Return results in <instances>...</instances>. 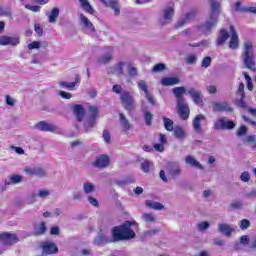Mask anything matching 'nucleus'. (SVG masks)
<instances>
[{
	"label": "nucleus",
	"instance_id": "nucleus-1",
	"mask_svg": "<svg viewBox=\"0 0 256 256\" xmlns=\"http://www.w3.org/2000/svg\"><path fill=\"white\" fill-rule=\"evenodd\" d=\"M132 225H135V222L125 221L122 225L113 227L111 231L112 237H109L100 231L94 238L93 243L94 245H97V247H103V245H108L109 243L135 239L136 234L135 231L131 229Z\"/></svg>",
	"mask_w": 256,
	"mask_h": 256
},
{
	"label": "nucleus",
	"instance_id": "nucleus-2",
	"mask_svg": "<svg viewBox=\"0 0 256 256\" xmlns=\"http://www.w3.org/2000/svg\"><path fill=\"white\" fill-rule=\"evenodd\" d=\"M211 13L209 19L206 22L199 26L200 31L203 33H211V29L217 25L219 21V2L215 0H210Z\"/></svg>",
	"mask_w": 256,
	"mask_h": 256
},
{
	"label": "nucleus",
	"instance_id": "nucleus-3",
	"mask_svg": "<svg viewBox=\"0 0 256 256\" xmlns=\"http://www.w3.org/2000/svg\"><path fill=\"white\" fill-rule=\"evenodd\" d=\"M242 61L247 69L256 71L255 67V53L253 52V43L245 42L244 51L242 53Z\"/></svg>",
	"mask_w": 256,
	"mask_h": 256
},
{
	"label": "nucleus",
	"instance_id": "nucleus-4",
	"mask_svg": "<svg viewBox=\"0 0 256 256\" xmlns=\"http://www.w3.org/2000/svg\"><path fill=\"white\" fill-rule=\"evenodd\" d=\"M173 17H175V8L173 6H165L159 14L158 25L160 27L169 25V23L173 22Z\"/></svg>",
	"mask_w": 256,
	"mask_h": 256
},
{
	"label": "nucleus",
	"instance_id": "nucleus-5",
	"mask_svg": "<svg viewBox=\"0 0 256 256\" xmlns=\"http://www.w3.org/2000/svg\"><path fill=\"white\" fill-rule=\"evenodd\" d=\"M120 103L126 111H135L137 109V102L129 91H123L120 94Z\"/></svg>",
	"mask_w": 256,
	"mask_h": 256
},
{
	"label": "nucleus",
	"instance_id": "nucleus-6",
	"mask_svg": "<svg viewBox=\"0 0 256 256\" xmlns=\"http://www.w3.org/2000/svg\"><path fill=\"white\" fill-rule=\"evenodd\" d=\"M24 173L29 177H38V179L47 177V170L41 166H27L24 168Z\"/></svg>",
	"mask_w": 256,
	"mask_h": 256
},
{
	"label": "nucleus",
	"instance_id": "nucleus-7",
	"mask_svg": "<svg viewBox=\"0 0 256 256\" xmlns=\"http://www.w3.org/2000/svg\"><path fill=\"white\" fill-rule=\"evenodd\" d=\"M199 14V10L197 8H194L190 10L188 13L185 14L184 18L179 19L175 24V29H182V27H185L187 23H191L195 17Z\"/></svg>",
	"mask_w": 256,
	"mask_h": 256
},
{
	"label": "nucleus",
	"instance_id": "nucleus-8",
	"mask_svg": "<svg viewBox=\"0 0 256 256\" xmlns=\"http://www.w3.org/2000/svg\"><path fill=\"white\" fill-rule=\"evenodd\" d=\"M213 113H233V107L227 101L223 102H212Z\"/></svg>",
	"mask_w": 256,
	"mask_h": 256
},
{
	"label": "nucleus",
	"instance_id": "nucleus-9",
	"mask_svg": "<svg viewBox=\"0 0 256 256\" xmlns=\"http://www.w3.org/2000/svg\"><path fill=\"white\" fill-rule=\"evenodd\" d=\"M40 247L42 249L43 256L57 255V253H59V248L57 247V244H55L54 242H42Z\"/></svg>",
	"mask_w": 256,
	"mask_h": 256
},
{
	"label": "nucleus",
	"instance_id": "nucleus-10",
	"mask_svg": "<svg viewBox=\"0 0 256 256\" xmlns=\"http://www.w3.org/2000/svg\"><path fill=\"white\" fill-rule=\"evenodd\" d=\"M177 109H178V115L180 118L183 119V121H187L189 119V105L183 102V100H180V102L177 103Z\"/></svg>",
	"mask_w": 256,
	"mask_h": 256
},
{
	"label": "nucleus",
	"instance_id": "nucleus-11",
	"mask_svg": "<svg viewBox=\"0 0 256 256\" xmlns=\"http://www.w3.org/2000/svg\"><path fill=\"white\" fill-rule=\"evenodd\" d=\"M19 43H21V40L19 39V37H13V36H7V35L0 36V45L2 46L11 45L12 47H17Z\"/></svg>",
	"mask_w": 256,
	"mask_h": 256
},
{
	"label": "nucleus",
	"instance_id": "nucleus-12",
	"mask_svg": "<svg viewBox=\"0 0 256 256\" xmlns=\"http://www.w3.org/2000/svg\"><path fill=\"white\" fill-rule=\"evenodd\" d=\"M100 2L106 7H110V9L114 11L116 17L121 15V4L119 3V0H100Z\"/></svg>",
	"mask_w": 256,
	"mask_h": 256
},
{
	"label": "nucleus",
	"instance_id": "nucleus-13",
	"mask_svg": "<svg viewBox=\"0 0 256 256\" xmlns=\"http://www.w3.org/2000/svg\"><path fill=\"white\" fill-rule=\"evenodd\" d=\"M0 241L4 245H15V243H19V238L15 234L6 232L3 234H0Z\"/></svg>",
	"mask_w": 256,
	"mask_h": 256
},
{
	"label": "nucleus",
	"instance_id": "nucleus-14",
	"mask_svg": "<svg viewBox=\"0 0 256 256\" xmlns=\"http://www.w3.org/2000/svg\"><path fill=\"white\" fill-rule=\"evenodd\" d=\"M167 171L172 179H177L181 175V165L178 162H170L167 165Z\"/></svg>",
	"mask_w": 256,
	"mask_h": 256
},
{
	"label": "nucleus",
	"instance_id": "nucleus-15",
	"mask_svg": "<svg viewBox=\"0 0 256 256\" xmlns=\"http://www.w3.org/2000/svg\"><path fill=\"white\" fill-rule=\"evenodd\" d=\"M187 93L190 95L195 105H203V96L201 90L191 87L187 90Z\"/></svg>",
	"mask_w": 256,
	"mask_h": 256
},
{
	"label": "nucleus",
	"instance_id": "nucleus-16",
	"mask_svg": "<svg viewBox=\"0 0 256 256\" xmlns=\"http://www.w3.org/2000/svg\"><path fill=\"white\" fill-rule=\"evenodd\" d=\"M109 163H111V159L106 154H102L96 158L93 165L98 169H103L105 167H109Z\"/></svg>",
	"mask_w": 256,
	"mask_h": 256
},
{
	"label": "nucleus",
	"instance_id": "nucleus-17",
	"mask_svg": "<svg viewBox=\"0 0 256 256\" xmlns=\"http://www.w3.org/2000/svg\"><path fill=\"white\" fill-rule=\"evenodd\" d=\"M231 36L229 47L230 49H239V36L237 35V30H235L234 26H230Z\"/></svg>",
	"mask_w": 256,
	"mask_h": 256
},
{
	"label": "nucleus",
	"instance_id": "nucleus-18",
	"mask_svg": "<svg viewBox=\"0 0 256 256\" xmlns=\"http://www.w3.org/2000/svg\"><path fill=\"white\" fill-rule=\"evenodd\" d=\"M201 121H205V115L203 114H198L193 119L192 127L195 133H203V128L201 127Z\"/></svg>",
	"mask_w": 256,
	"mask_h": 256
},
{
	"label": "nucleus",
	"instance_id": "nucleus-19",
	"mask_svg": "<svg viewBox=\"0 0 256 256\" xmlns=\"http://www.w3.org/2000/svg\"><path fill=\"white\" fill-rule=\"evenodd\" d=\"M37 129H39V131H48L50 133H57V126L47 123L45 121H40L37 124Z\"/></svg>",
	"mask_w": 256,
	"mask_h": 256
},
{
	"label": "nucleus",
	"instance_id": "nucleus-20",
	"mask_svg": "<svg viewBox=\"0 0 256 256\" xmlns=\"http://www.w3.org/2000/svg\"><path fill=\"white\" fill-rule=\"evenodd\" d=\"M79 19L83 25L84 29H88L90 33H95V26L91 21H89V18H87L83 13L79 14Z\"/></svg>",
	"mask_w": 256,
	"mask_h": 256
},
{
	"label": "nucleus",
	"instance_id": "nucleus-21",
	"mask_svg": "<svg viewBox=\"0 0 256 256\" xmlns=\"http://www.w3.org/2000/svg\"><path fill=\"white\" fill-rule=\"evenodd\" d=\"M218 231L222 233V235H225L226 237H231L233 231V227L227 223H219L218 224Z\"/></svg>",
	"mask_w": 256,
	"mask_h": 256
},
{
	"label": "nucleus",
	"instance_id": "nucleus-22",
	"mask_svg": "<svg viewBox=\"0 0 256 256\" xmlns=\"http://www.w3.org/2000/svg\"><path fill=\"white\" fill-rule=\"evenodd\" d=\"M186 91L187 89L183 86L175 87L172 89V93L176 97L177 103H180V101L185 102L183 95H185Z\"/></svg>",
	"mask_w": 256,
	"mask_h": 256
},
{
	"label": "nucleus",
	"instance_id": "nucleus-23",
	"mask_svg": "<svg viewBox=\"0 0 256 256\" xmlns=\"http://www.w3.org/2000/svg\"><path fill=\"white\" fill-rule=\"evenodd\" d=\"M229 37H230L229 32H227V30L225 29H221L218 33L216 45L218 47H222V45H225V42L227 41V39H229Z\"/></svg>",
	"mask_w": 256,
	"mask_h": 256
},
{
	"label": "nucleus",
	"instance_id": "nucleus-24",
	"mask_svg": "<svg viewBox=\"0 0 256 256\" xmlns=\"http://www.w3.org/2000/svg\"><path fill=\"white\" fill-rule=\"evenodd\" d=\"M73 112L77 121H83V118L85 117V108H83L81 104L73 105Z\"/></svg>",
	"mask_w": 256,
	"mask_h": 256
},
{
	"label": "nucleus",
	"instance_id": "nucleus-25",
	"mask_svg": "<svg viewBox=\"0 0 256 256\" xmlns=\"http://www.w3.org/2000/svg\"><path fill=\"white\" fill-rule=\"evenodd\" d=\"M181 83V80L177 77H164L161 79V85L163 87H171L173 85H179Z\"/></svg>",
	"mask_w": 256,
	"mask_h": 256
},
{
	"label": "nucleus",
	"instance_id": "nucleus-26",
	"mask_svg": "<svg viewBox=\"0 0 256 256\" xmlns=\"http://www.w3.org/2000/svg\"><path fill=\"white\" fill-rule=\"evenodd\" d=\"M235 11H237L238 13H253L254 15H256V7L242 6L241 2L235 3Z\"/></svg>",
	"mask_w": 256,
	"mask_h": 256
},
{
	"label": "nucleus",
	"instance_id": "nucleus-27",
	"mask_svg": "<svg viewBox=\"0 0 256 256\" xmlns=\"http://www.w3.org/2000/svg\"><path fill=\"white\" fill-rule=\"evenodd\" d=\"M141 109H142V113L144 115L146 125L148 127H151V125L153 123V114H151V112H149V110L147 109V106H145V105H142Z\"/></svg>",
	"mask_w": 256,
	"mask_h": 256
},
{
	"label": "nucleus",
	"instance_id": "nucleus-28",
	"mask_svg": "<svg viewBox=\"0 0 256 256\" xmlns=\"http://www.w3.org/2000/svg\"><path fill=\"white\" fill-rule=\"evenodd\" d=\"M145 205L149 209H154L155 211H163V209H165V206L163 204H161L160 202H155L153 200H146Z\"/></svg>",
	"mask_w": 256,
	"mask_h": 256
},
{
	"label": "nucleus",
	"instance_id": "nucleus-29",
	"mask_svg": "<svg viewBox=\"0 0 256 256\" xmlns=\"http://www.w3.org/2000/svg\"><path fill=\"white\" fill-rule=\"evenodd\" d=\"M225 127V116L218 117L213 123L214 131H224Z\"/></svg>",
	"mask_w": 256,
	"mask_h": 256
},
{
	"label": "nucleus",
	"instance_id": "nucleus-30",
	"mask_svg": "<svg viewBox=\"0 0 256 256\" xmlns=\"http://www.w3.org/2000/svg\"><path fill=\"white\" fill-rule=\"evenodd\" d=\"M119 119H120V125H121L122 129H124V131H129L131 129L132 125L129 122V120L127 119V117L125 116V114L120 113Z\"/></svg>",
	"mask_w": 256,
	"mask_h": 256
},
{
	"label": "nucleus",
	"instance_id": "nucleus-31",
	"mask_svg": "<svg viewBox=\"0 0 256 256\" xmlns=\"http://www.w3.org/2000/svg\"><path fill=\"white\" fill-rule=\"evenodd\" d=\"M79 3L83 10L86 11V13L95 15V9H93V6H91L88 0H79Z\"/></svg>",
	"mask_w": 256,
	"mask_h": 256
},
{
	"label": "nucleus",
	"instance_id": "nucleus-32",
	"mask_svg": "<svg viewBox=\"0 0 256 256\" xmlns=\"http://www.w3.org/2000/svg\"><path fill=\"white\" fill-rule=\"evenodd\" d=\"M185 161L187 165H191V167H196V169H203V165L195 159L193 156H186Z\"/></svg>",
	"mask_w": 256,
	"mask_h": 256
},
{
	"label": "nucleus",
	"instance_id": "nucleus-33",
	"mask_svg": "<svg viewBox=\"0 0 256 256\" xmlns=\"http://www.w3.org/2000/svg\"><path fill=\"white\" fill-rule=\"evenodd\" d=\"M95 184L91 182H84L83 183V191L86 195H91V193H95L96 191Z\"/></svg>",
	"mask_w": 256,
	"mask_h": 256
},
{
	"label": "nucleus",
	"instance_id": "nucleus-34",
	"mask_svg": "<svg viewBox=\"0 0 256 256\" xmlns=\"http://www.w3.org/2000/svg\"><path fill=\"white\" fill-rule=\"evenodd\" d=\"M141 219L144 221V223H155V221H157L155 213L153 212L143 213Z\"/></svg>",
	"mask_w": 256,
	"mask_h": 256
},
{
	"label": "nucleus",
	"instance_id": "nucleus-35",
	"mask_svg": "<svg viewBox=\"0 0 256 256\" xmlns=\"http://www.w3.org/2000/svg\"><path fill=\"white\" fill-rule=\"evenodd\" d=\"M237 127V122L225 116L224 131H233Z\"/></svg>",
	"mask_w": 256,
	"mask_h": 256
},
{
	"label": "nucleus",
	"instance_id": "nucleus-36",
	"mask_svg": "<svg viewBox=\"0 0 256 256\" xmlns=\"http://www.w3.org/2000/svg\"><path fill=\"white\" fill-rule=\"evenodd\" d=\"M176 139H185V130L181 126H176L173 130Z\"/></svg>",
	"mask_w": 256,
	"mask_h": 256
},
{
	"label": "nucleus",
	"instance_id": "nucleus-37",
	"mask_svg": "<svg viewBox=\"0 0 256 256\" xmlns=\"http://www.w3.org/2000/svg\"><path fill=\"white\" fill-rule=\"evenodd\" d=\"M97 117H99V109L96 106H90L88 119L96 121Z\"/></svg>",
	"mask_w": 256,
	"mask_h": 256
},
{
	"label": "nucleus",
	"instance_id": "nucleus-38",
	"mask_svg": "<svg viewBox=\"0 0 256 256\" xmlns=\"http://www.w3.org/2000/svg\"><path fill=\"white\" fill-rule=\"evenodd\" d=\"M111 61H113V55L111 54H105L98 58V63L100 65H107V63H111Z\"/></svg>",
	"mask_w": 256,
	"mask_h": 256
},
{
	"label": "nucleus",
	"instance_id": "nucleus-39",
	"mask_svg": "<svg viewBox=\"0 0 256 256\" xmlns=\"http://www.w3.org/2000/svg\"><path fill=\"white\" fill-rule=\"evenodd\" d=\"M125 67V62H119L117 66L112 67V73L114 75H123V68Z\"/></svg>",
	"mask_w": 256,
	"mask_h": 256
},
{
	"label": "nucleus",
	"instance_id": "nucleus-40",
	"mask_svg": "<svg viewBox=\"0 0 256 256\" xmlns=\"http://www.w3.org/2000/svg\"><path fill=\"white\" fill-rule=\"evenodd\" d=\"M95 120L88 118L85 120L84 122V127H85V131L86 133H90V131H93V127H95Z\"/></svg>",
	"mask_w": 256,
	"mask_h": 256
},
{
	"label": "nucleus",
	"instance_id": "nucleus-41",
	"mask_svg": "<svg viewBox=\"0 0 256 256\" xmlns=\"http://www.w3.org/2000/svg\"><path fill=\"white\" fill-rule=\"evenodd\" d=\"M57 17H59V8H53L51 13L48 15L49 23H56Z\"/></svg>",
	"mask_w": 256,
	"mask_h": 256
},
{
	"label": "nucleus",
	"instance_id": "nucleus-42",
	"mask_svg": "<svg viewBox=\"0 0 256 256\" xmlns=\"http://www.w3.org/2000/svg\"><path fill=\"white\" fill-rule=\"evenodd\" d=\"M137 87L140 91H143L144 95L149 93V86H147V82H145V80H139L137 82Z\"/></svg>",
	"mask_w": 256,
	"mask_h": 256
},
{
	"label": "nucleus",
	"instance_id": "nucleus-43",
	"mask_svg": "<svg viewBox=\"0 0 256 256\" xmlns=\"http://www.w3.org/2000/svg\"><path fill=\"white\" fill-rule=\"evenodd\" d=\"M131 183H135V179L131 177L116 181V185H118V187H125V185H131Z\"/></svg>",
	"mask_w": 256,
	"mask_h": 256
},
{
	"label": "nucleus",
	"instance_id": "nucleus-44",
	"mask_svg": "<svg viewBox=\"0 0 256 256\" xmlns=\"http://www.w3.org/2000/svg\"><path fill=\"white\" fill-rule=\"evenodd\" d=\"M21 181H23V176L14 174L10 177V182H6V185H11V183L17 185V183H21Z\"/></svg>",
	"mask_w": 256,
	"mask_h": 256
},
{
	"label": "nucleus",
	"instance_id": "nucleus-45",
	"mask_svg": "<svg viewBox=\"0 0 256 256\" xmlns=\"http://www.w3.org/2000/svg\"><path fill=\"white\" fill-rule=\"evenodd\" d=\"M36 235H45L47 232V224L45 222H41L38 227L35 229Z\"/></svg>",
	"mask_w": 256,
	"mask_h": 256
},
{
	"label": "nucleus",
	"instance_id": "nucleus-46",
	"mask_svg": "<svg viewBox=\"0 0 256 256\" xmlns=\"http://www.w3.org/2000/svg\"><path fill=\"white\" fill-rule=\"evenodd\" d=\"M163 123H164V128L166 129V131H173V120L167 118V117H163Z\"/></svg>",
	"mask_w": 256,
	"mask_h": 256
},
{
	"label": "nucleus",
	"instance_id": "nucleus-47",
	"mask_svg": "<svg viewBox=\"0 0 256 256\" xmlns=\"http://www.w3.org/2000/svg\"><path fill=\"white\" fill-rule=\"evenodd\" d=\"M185 63H187L188 65H197V55H195V54H189V55L185 58Z\"/></svg>",
	"mask_w": 256,
	"mask_h": 256
},
{
	"label": "nucleus",
	"instance_id": "nucleus-48",
	"mask_svg": "<svg viewBox=\"0 0 256 256\" xmlns=\"http://www.w3.org/2000/svg\"><path fill=\"white\" fill-rule=\"evenodd\" d=\"M243 76L246 80L248 91H253V80L251 79V76H249L247 72H243Z\"/></svg>",
	"mask_w": 256,
	"mask_h": 256
},
{
	"label": "nucleus",
	"instance_id": "nucleus-49",
	"mask_svg": "<svg viewBox=\"0 0 256 256\" xmlns=\"http://www.w3.org/2000/svg\"><path fill=\"white\" fill-rule=\"evenodd\" d=\"M236 105H237V107H240V109H247L248 111L251 108V107L247 106V102H245V96H240Z\"/></svg>",
	"mask_w": 256,
	"mask_h": 256
},
{
	"label": "nucleus",
	"instance_id": "nucleus-50",
	"mask_svg": "<svg viewBox=\"0 0 256 256\" xmlns=\"http://www.w3.org/2000/svg\"><path fill=\"white\" fill-rule=\"evenodd\" d=\"M167 69V65L163 63H158L154 65L152 68V73H161V71H165Z\"/></svg>",
	"mask_w": 256,
	"mask_h": 256
},
{
	"label": "nucleus",
	"instance_id": "nucleus-51",
	"mask_svg": "<svg viewBox=\"0 0 256 256\" xmlns=\"http://www.w3.org/2000/svg\"><path fill=\"white\" fill-rule=\"evenodd\" d=\"M210 227H211V224H209V222L207 221L200 222L197 225V229L200 232L207 231V229H209Z\"/></svg>",
	"mask_w": 256,
	"mask_h": 256
},
{
	"label": "nucleus",
	"instance_id": "nucleus-52",
	"mask_svg": "<svg viewBox=\"0 0 256 256\" xmlns=\"http://www.w3.org/2000/svg\"><path fill=\"white\" fill-rule=\"evenodd\" d=\"M239 227L242 231H245V229H249L251 227V221L248 219H242L239 223Z\"/></svg>",
	"mask_w": 256,
	"mask_h": 256
},
{
	"label": "nucleus",
	"instance_id": "nucleus-53",
	"mask_svg": "<svg viewBox=\"0 0 256 256\" xmlns=\"http://www.w3.org/2000/svg\"><path fill=\"white\" fill-rule=\"evenodd\" d=\"M72 199L73 201H81L83 199V192H81L80 190L73 191Z\"/></svg>",
	"mask_w": 256,
	"mask_h": 256
},
{
	"label": "nucleus",
	"instance_id": "nucleus-54",
	"mask_svg": "<svg viewBox=\"0 0 256 256\" xmlns=\"http://www.w3.org/2000/svg\"><path fill=\"white\" fill-rule=\"evenodd\" d=\"M151 167V161L145 160L141 163V169L144 173H149V169Z\"/></svg>",
	"mask_w": 256,
	"mask_h": 256
},
{
	"label": "nucleus",
	"instance_id": "nucleus-55",
	"mask_svg": "<svg viewBox=\"0 0 256 256\" xmlns=\"http://www.w3.org/2000/svg\"><path fill=\"white\" fill-rule=\"evenodd\" d=\"M49 195H51L49 190L43 189V190H40L38 194H36V197H40V199H47Z\"/></svg>",
	"mask_w": 256,
	"mask_h": 256
},
{
	"label": "nucleus",
	"instance_id": "nucleus-56",
	"mask_svg": "<svg viewBox=\"0 0 256 256\" xmlns=\"http://www.w3.org/2000/svg\"><path fill=\"white\" fill-rule=\"evenodd\" d=\"M60 87L73 91L75 89V83L73 82H60Z\"/></svg>",
	"mask_w": 256,
	"mask_h": 256
},
{
	"label": "nucleus",
	"instance_id": "nucleus-57",
	"mask_svg": "<svg viewBox=\"0 0 256 256\" xmlns=\"http://www.w3.org/2000/svg\"><path fill=\"white\" fill-rule=\"evenodd\" d=\"M230 208L235 211L237 209H243V202L241 201H233L231 204H230Z\"/></svg>",
	"mask_w": 256,
	"mask_h": 256
},
{
	"label": "nucleus",
	"instance_id": "nucleus-58",
	"mask_svg": "<svg viewBox=\"0 0 256 256\" xmlns=\"http://www.w3.org/2000/svg\"><path fill=\"white\" fill-rule=\"evenodd\" d=\"M247 131H248L247 126L242 125L240 128H238L236 135L238 137H243V136L247 135Z\"/></svg>",
	"mask_w": 256,
	"mask_h": 256
},
{
	"label": "nucleus",
	"instance_id": "nucleus-59",
	"mask_svg": "<svg viewBox=\"0 0 256 256\" xmlns=\"http://www.w3.org/2000/svg\"><path fill=\"white\" fill-rule=\"evenodd\" d=\"M240 179H241V181H243V183H249V181H251V174H249V172H247V171H244L240 175Z\"/></svg>",
	"mask_w": 256,
	"mask_h": 256
},
{
	"label": "nucleus",
	"instance_id": "nucleus-60",
	"mask_svg": "<svg viewBox=\"0 0 256 256\" xmlns=\"http://www.w3.org/2000/svg\"><path fill=\"white\" fill-rule=\"evenodd\" d=\"M211 61V57L206 56L202 60L201 67H203L204 69H207V67H211Z\"/></svg>",
	"mask_w": 256,
	"mask_h": 256
},
{
	"label": "nucleus",
	"instance_id": "nucleus-61",
	"mask_svg": "<svg viewBox=\"0 0 256 256\" xmlns=\"http://www.w3.org/2000/svg\"><path fill=\"white\" fill-rule=\"evenodd\" d=\"M112 92L116 93V95H121L123 93V86L116 84L112 87Z\"/></svg>",
	"mask_w": 256,
	"mask_h": 256
},
{
	"label": "nucleus",
	"instance_id": "nucleus-62",
	"mask_svg": "<svg viewBox=\"0 0 256 256\" xmlns=\"http://www.w3.org/2000/svg\"><path fill=\"white\" fill-rule=\"evenodd\" d=\"M41 48V42L39 41H34L30 44H28V49L31 51L33 49H40Z\"/></svg>",
	"mask_w": 256,
	"mask_h": 256
},
{
	"label": "nucleus",
	"instance_id": "nucleus-63",
	"mask_svg": "<svg viewBox=\"0 0 256 256\" xmlns=\"http://www.w3.org/2000/svg\"><path fill=\"white\" fill-rule=\"evenodd\" d=\"M88 203H90V205H93V207H99V201L93 197V196H88Z\"/></svg>",
	"mask_w": 256,
	"mask_h": 256
},
{
	"label": "nucleus",
	"instance_id": "nucleus-64",
	"mask_svg": "<svg viewBox=\"0 0 256 256\" xmlns=\"http://www.w3.org/2000/svg\"><path fill=\"white\" fill-rule=\"evenodd\" d=\"M128 75H130V77H137V68L128 66Z\"/></svg>",
	"mask_w": 256,
	"mask_h": 256
}]
</instances>
